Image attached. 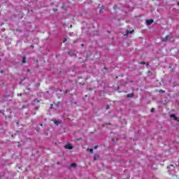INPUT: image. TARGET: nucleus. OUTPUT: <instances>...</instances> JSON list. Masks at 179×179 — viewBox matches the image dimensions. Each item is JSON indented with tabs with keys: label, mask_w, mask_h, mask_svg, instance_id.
I'll return each mask as SVG.
<instances>
[{
	"label": "nucleus",
	"mask_w": 179,
	"mask_h": 179,
	"mask_svg": "<svg viewBox=\"0 0 179 179\" xmlns=\"http://www.w3.org/2000/svg\"><path fill=\"white\" fill-rule=\"evenodd\" d=\"M72 167H78V164L76 163H73L70 166V169H72Z\"/></svg>",
	"instance_id": "nucleus-6"
},
{
	"label": "nucleus",
	"mask_w": 179,
	"mask_h": 179,
	"mask_svg": "<svg viewBox=\"0 0 179 179\" xmlns=\"http://www.w3.org/2000/svg\"><path fill=\"white\" fill-rule=\"evenodd\" d=\"M94 160L96 162V160H98L97 157H94Z\"/></svg>",
	"instance_id": "nucleus-19"
},
{
	"label": "nucleus",
	"mask_w": 179,
	"mask_h": 179,
	"mask_svg": "<svg viewBox=\"0 0 179 179\" xmlns=\"http://www.w3.org/2000/svg\"><path fill=\"white\" fill-rule=\"evenodd\" d=\"M57 10H58V9L55 8V9L54 10V12H57Z\"/></svg>",
	"instance_id": "nucleus-24"
},
{
	"label": "nucleus",
	"mask_w": 179,
	"mask_h": 179,
	"mask_svg": "<svg viewBox=\"0 0 179 179\" xmlns=\"http://www.w3.org/2000/svg\"><path fill=\"white\" fill-rule=\"evenodd\" d=\"M27 72H30V69H28V70H27Z\"/></svg>",
	"instance_id": "nucleus-30"
},
{
	"label": "nucleus",
	"mask_w": 179,
	"mask_h": 179,
	"mask_svg": "<svg viewBox=\"0 0 179 179\" xmlns=\"http://www.w3.org/2000/svg\"><path fill=\"white\" fill-rule=\"evenodd\" d=\"M171 167H174V165L170 164L169 166H167V169H171Z\"/></svg>",
	"instance_id": "nucleus-9"
},
{
	"label": "nucleus",
	"mask_w": 179,
	"mask_h": 179,
	"mask_svg": "<svg viewBox=\"0 0 179 179\" xmlns=\"http://www.w3.org/2000/svg\"><path fill=\"white\" fill-rule=\"evenodd\" d=\"M34 101H36V103H40V101H41V100L35 99Z\"/></svg>",
	"instance_id": "nucleus-12"
},
{
	"label": "nucleus",
	"mask_w": 179,
	"mask_h": 179,
	"mask_svg": "<svg viewBox=\"0 0 179 179\" xmlns=\"http://www.w3.org/2000/svg\"><path fill=\"white\" fill-rule=\"evenodd\" d=\"M27 90H30V87H27Z\"/></svg>",
	"instance_id": "nucleus-26"
},
{
	"label": "nucleus",
	"mask_w": 179,
	"mask_h": 179,
	"mask_svg": "<svg viewBox=\"0 0 179 179\" xmlns=\"http://www.w3.org/2000/svg\"><path fill=\"white\" fill-rule=\"evenodd\" d=\"M145 64H146V63H145V62H142L140 63V65H145Z\"/></svg>",
	"instance_id": "nucleus-14"
},
{
	"label": "nucleus",
	"mask_w": 179,
	"mask_h": 179,
	"mask_svg": "<svg viewBox=\"0 0 179 179\" xmlns=\"http://www.w3.org/2000/svg\"><path fill=\"white\" fill-rule=\"evenodd\" d=\"M148 73H150V71H148Z\"/></svg>",
	"instance_id": "nucleus-33"
},
{
	"label": "nucleus",
	"mask_w": 179,
	"mask_h": 179,
	"mask_svg": "<svg viewBox=\"0 0 179 179\" xmlns=\"http://www.w3.org/2000/svg\"><path fill=\"white\" fill-rule=\"evenodd\" d=\"M152 23H153V20H152V19L146 20L147 26H150V24H152Z\"/></svg>",
	"instance_id": "nucleus-2"
},
{
	"label": "nucleus",
	"mask_w": 179,
	"mask_h": 179,
	"mask_svg": "<svg viewBox=\"0 0 179 179\" xmlns=\"http://www.w3.org/2000/svg\"><path fill=\"white\" fill-rule=\"evenodd\" d=\"M55 124H56V125H58V124H59V122H58V121L55 120Z\"/></svg>",
	"instance_id": "nucleus-15"
},
{
	"label": "nucleus",
	"mask_w": 179,
	"mask_h": 179,
	"mask_svg": "<svg viewBox=\"0 0 179 179\" xmlns=\"http://www.w3.org/2000/svg\"><path fill=\"white\" fill-rule=\"evenodd\" d=\"M90 153H93V149H92V148H90Z\"/></svg>",
	"instance_id": "nucleus-16"
},
{
	"label": "nucleus",
	"mask_w": 179,
	"mask_h": 179,
	"mask_svg": "<svg viewBox=\"0 0 179 179\" xmlns=\"http://www.w3.org/2000/svg\"><path fill=\"white\" fill-rule=\"evenodd\" d=\"M178 6H179V1L178 2Z\"/></svg>",
	"instance_id": "nucleus-31"
},
{
	"label": "nucleus",
	"mask_w": 179,
	"mask_h": 179,
	"mask_svg": "<svg viewBox=\"0 0 179 179\" xmlns=\"http://www.w3.org/2000/svg\"><path fill=\"white\" fill-rule=\"evenodd\" d=\"M69 55H72V53L71 52H68Z\"/></svg>",
	"instance_id": "nucleus-21"
},
{
	"label": "nucleus",
	"mask_w": 179,
	"mask_h": 179,
	"mask_svg": "<svg viewBox=\"0 0 179 179\" xmlns=\"http://www.w3.org/2000/svg\"><path fill=\"white\" fill-rule=\"evenodd\" d=\"M110 108V106L107 105L106 106V110H108Z\"/></svg>",
	"instance_id": "nucleus-17"
},
{
	"label": "nucleus",
	"mask_w": 179,
	"mask_h": 179,
	"mask_svg": "<svg viewBox=\"0 0 179 179\" xmlns=\"http://www.w3.org/2000/svg\"><path fill=\"white\" fill-rule=\"evenodd\" d=\"M127 97L128 99H131V98L134 97V93L127 94Z\"/></svg>",
	"instance_id": "nucleus-5"
},
{
	"label": "nucleus",
	"mask_w": 179,
	"mask_h": 179,
	"mask_svg": "<svg viewBox=\"0 0 179 179\" xmlns=\"http://www.w3.org/2000/svg\"><path fill=\"white\" fill-rule=\"evenodd\" d=\"M17 125H19V122H17Z\"/></svg>",
	"instance_id": "nucleus-32"
},
{
	"label": "nucleus",
	"mask_w": 179,
	"mask_h": 179,
	"mask_svg": "<svg viewBox=\"0 0 179 179\" xmlns=\"http://www.w3.org/2000/svg\"><path fill=\"white\" fill-rule=\"evenodd\" d=\"M99 13H103V10H100Z\"/></svg>",
	"instance_id": "nucleus-20"
},
{
	"label": "nucleus",
	"mask_w": 179,
	"mask_h": 179,
	"mask_svg": "<svg viewBox=\"0 0 179 179\" xmlns=\"http://www.w3.org/2000/svg\"><path fill=\"white\" fill-rule=\"evenodd\" d=\"M22 64H26V56H24V57H22Z\"/></svg>",
	"instance_id": "nucleus-8"
},
{
	"label": "nucleus",
	"mask_w": 179,
	"mask_h": 179,
	"mask_svg": "<svg viewBox=\"0 0 179 179\" xmlns=\"http://www.w3.org/2000/svg\"><path fill=\"white\" fill-rule=\"evenodd\" d=\"M146 66H149V63H145Z\"/></svg>",
	"instance_id": "nucleus-22"
},
{
	"label": "nucleus",
	"mask_w": 179,
	"mask_h": 179,
	"mask_svg": "<svg viewBox=\"0 0 179 179\" xmlns=\"http://www.w3.org/2000/svg\"><path fill=\"white\" fill-rule=\"evenodd\" d=\"M70 29H72V24L70 25Z\"/></svg>",
	"instance_id": "nucleus-27"
},
{
	"label": "nucleus",
	"mask_w": 179,
	"mask_h": 179,
	"mask_svg": "<svg viewBox=\"0 0 179 179\" xmlns=\"http://www.w3.org/2000/svg\"><path fill=\"white\" fill-rule=\"evenodd\" d=\"M97 148H99V146H98V145H95V146L94 147V149H97Z\"/></svg>",
	"instance_id": "nucleus-18"
},
{
	"label": "nucleus",
	"mask_w": 179,
	"mask_h": 179,
	"mask_svg": "<svg viewBox=\"0 0 179 179\" xmlns=\"http://www.w3.org/2000/svg\"><path fill=\"white\" fill-rule=\"evenodd\" d=\"M68 39L66 38H64L63 43H66Z\"/></svg>",
	"instance_id": "nucleus-13"
},
{
	"label": "nucleus",
	"mask_w": 179,
	"mask_h": 179,
	"mask_svg": "<svg viewBox=\"0 0 179 179\" xmlns=\"http://www.w3.org/2000/svg\"><path fill=\"white\" fill-rule=\"evenodd\" d=\"M171 118H173V120L175 121H178V122H179L178 118H177V116H176V114H172L170 115Z\"/></svg>",
	"instance_id": "nucleus-3"
},
{
	"label": "nucleus",
	"mask_w": 179,
	"mask_h": 179,
	"mask_svg": "<svg viewBox=\"0 0 179 179\" xmlns=\"http://www.w3.org/2000/svg\"><path fill=\"white\" fill-rule=\"evenodd\" d=\"M0 113H1V110H0Z\"/></svg>",
	"instance_id": "nucleus-36"
},
{
	"label": "nucleus",
	"mask_w": 179,
	"mask_h": 179,
	"mask_svg": "<svg viewBox=\"0 0 179 179\" xmlns=\"http://www.w3.org/2000/svg\"><path fill=\"white\" fill-rule=\"evenodd\" d=\"M133 32H134V30L127 31L126 36H128V34H132Z\"/></svg>",
	"instance_id": "nucleus-7"
},
{
	"label": "nucleus",
	"mask_w": 179,
	"mask_h": 179,
	"mask_svg": "<svg viewBox=\"0 0 179 179\" xmlns=\"http://www.w3.org/2000/svg\"><path fill=\"white\" fill-rule=\"evenodd\" d=\"M64 149H68L69 150H72V149H73V146L72 145V144H67L66 145H64Z\"/></svg>",
	"instance_id": "nucleus-1"
},
{
	"label": "nucleus",
	"mask_w": 179,
	"mask_h": 179,
	"mask_svg": "<svg viewBox=\"0 0 179 179\" xmlns=\"http://www.w3.org/2000/svg\"><path fill=\"white\" fill-rule=\"evenodd\" d=\"M82 46L83 47V44H82Z\"/></svg>",
	"instance_id": "nucleus-35"
},
{
	"label": "nucleus",
	"mask_w": 179,
	"mask_h": 179,
	"mask_svg": "<svg viewBox=\"0 0 179 179\" xmlns=\"http://www.w3.org/2000/svg\"><path fill=\"white\" fill-rule=\"evenodd\" d=\"M10 96V95H6L5 97H6V98L9 97Z\"/></svg>",
	"instance_id": "nucleus-23"
},
{
	"label": "nucleus",
	"mask_w": 179,
	"mask_h": 179,
	"mask_svg": "<svg viewBox=\"0 0 179 179\" xmlns=\"http://www.w3.org/2000/svg\"><path fill=\"white\" fill-rule=\"evenodd\" d=\"M159 93H166V91L163 90H160L159 91Z\"/></svg>",
	"instance_id": "nucleus-10"
},
{
	"label": "nucleus",
	"mask_w": 179,
	"mask_h": 179,
	"mask_svg": "<svg viewBox=\"0 0 179 179\" xmlns=\"http://www.w3.org/2000/svg\"><path fill=\"white\" fill-rule=\"evenodd\" d=\"M34 115H36V113H34Z\"/></svg>",
	"instance_id": "nucleus-34"
},
{
	"label": "nucleus",
	"mask_w": 179,
	"mask_h": 179,
	"mask_svg": "<svg viewBox=\"0 0 179 179\" xmlns=\"http://www.w3.org/2000/svg\"><path fill=\"white\" fill-rule=\"evenodd\" d=\"M172 38L170 36L167 35L163 40L162 41H168V40H170Z\"/></svg>",
	"instance_id": "nucleus-4"
},
{
	"label": "nucleus",
	"mask_w": 179,
	"mask_h": 179,
	"mask_svg": "<svg viewBox=\"0 0 179 179\" xmlns=\"http://www.w3.org/2000/svg\"><path fill=\"white\" fill-rule=\"evenodd\" d=\"M150 113H155V108H151Z\"/></svg>",
	"instance_id": "nucleus-11"
},
{
	"label": "nucleus",
	"mask_w": 179,
	"mask_h": 179,
	"mask_svg": "<svg viewBox=\"0 0 179 179\" xmlns=\"http://www.w3.org/2000/svg\"><path fill=\"white\" fill-rule=\"evenodd\" d=\"M0 73H3V71H0Z\"/></svg>",
	"instance_id": "nucleus-28"
},
{
	"label": "nucleus",
	"mask_w": 179,
	"mask_h": 179,
	"mask_svg": "<svg viewBox=\"0 0 179 179\" xmlns=\"http://www.w3.org/2000/svg\"><path fill=\"white\" fill-rule=\"evenodd\" d=\"M30 47H31V48H34V46L33 45H31Z\"/></svg>",
	"instance_id": "nucleus-25"
},
{
	"label": "nucleus",
	"mask_w": 179,
	"mask_h": 179,
	"mask_svg": "<svg viewBox=\"0 0 179 179\" xmlns=\"http://www.w3.org/2000/svg\"><path fill=\"white\" fill-rule=\"evenodd\" d=\"M1 113H2V114H3V110H1Z\"/></svg>",
	"instance_id": "nucleus-29"
}]
</instances>
